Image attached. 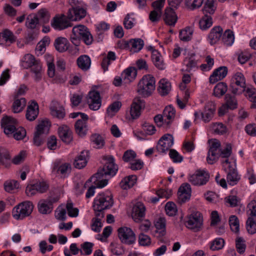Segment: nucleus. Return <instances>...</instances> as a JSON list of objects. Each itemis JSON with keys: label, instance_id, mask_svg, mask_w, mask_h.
I'll return each mask as SVG.
<instances>
[{"label": "nucleus", "instance_id": "obj_1", "mask_svg": "<svg viewBox=\"0 0 256 256\" xmlns=\"http://www.w3.org/2000/svg\"><path fill=\"white\" fill-rule=\"evenodd\" d=\"M114 204L112 194L104 193L99 194L94 201L93 208L96 217L103 218L104 214V210L111 208Z\"/></svg>", "mask_w": 256, "mask_h": 256}, {"label": "nucleus", "instance_id": "obj_2", "mask_svg": "<svg viewBox=\"0 0 256 256\" xmlns=\"http://www.w3.org/2000/svg\"><path fill=\"white\" fill-rule=\"evenodd\" d=\"M155 78L152 75H145L138 84L137 92L143 97H148L155 90Z\"/></svg>", "mask_w": 256, "mask_h": 256}, {"label": "nucleus", "instance_id": "obj_3", "mask_svg": "<svg viewBox=\"0 0 256 256\" xmlns=\"http://www.w3.org/2000/svg\"><path fill=\"white\" fill-rule=\"evenodd\" d=\"M71 6L68 12V18L71 21H76L84 18L86 15V10L82 6V2L78 0H69Z\"/></svg>", "mask_w": 256, "mask_h": 256}, {"label": "nucleus", "instance_id": "obj_4", "mask_svg": "<svg viewBox=\"0 0 256 256\" xmlns=\"http://www.w3.org/2000/svg\"><path fill=\"white\" fill-rule=\"evenodd\" d=\"M103 159L106 160L104 165L102 169L96 174V176L100 178L102 175H105V176H114L118 170V166L115 164L114 158L112 156H104Z\"/></svg>", "mask_w": 256, "mask_h": 256}, {"label": "nucleus", "instance_id": "obj_5", "mask_svg": "<svg viewBox=\"0 0 256 256\" xmlns=\"http://www.w3.org/2000/svg\"><path fill=\"white\" fill-rule=\"evenodd\" d=\"M33 208L34 206L30 202H22L14 208L12 216L16 220H22L31 214Z\"/></svg>", "mask_w": 256, "mask_h": 256}, {"label": "nucleus", "instance_id": "obj_6", "mask_svg": "<svg viewBox=\"0 0 256 256\" xmlns=\"http://www.w3.org/2000/svg\"><path fill=\"white\" fill-rule=\"evenodd\" d=\"M186 226L194 232L200 231L202 228L203 218L198 212H193L188 216Z\"/></svg>", "mask_w": 256, "mask_h": 256}, {"label": "nucleus", "instance_id": "obj_7", "mask_svg": "<svg viewBox=\"0 0 256 256\" xmlns=\"http://www.w3.org/2000/svg\"><path fill=\"white\" fill-rule=\"evenodd\" d=\"M210 174L204 170H196L194 174H190L188 181L194 186H202L206 184L210 180Z\"/></svg>", "mask_w": 256, "mask_h": 256}, {"label": "nucleus", "instance_id": "obj_8", "mask_svg": "<svg viewBox=\"0 0 256 256\" xmlns=\"http://www.w3.org/2000/svg\"><path fill=\"white\" fill-rule=\"evenodd\" d=\"M118 236L122 242L130 245L135 242L136 238L132 230L128 227H121L118 230Z\"/></svg>", "mask_w": 256, "mask_h": 256}, {"label": "nucleus", "instance_id": "obj_9", "mask_svg": "<svg viewBox=\"0 0 256 256\" xmlns=\"http://www.w3.org/2000/svg\"><path fill=\"white\" fill-rule=\"evenodd\" d=\"M49 186L44 181H38L35 183L28 185L26 188V193L29 196H33L36 194H43L46 192Z\"/></svg>", "mask_w": 256, "mask_h": 256}, {"label": "nucleus", "instance_id": "obj_10", "mask_svg": "<svg viewBox=\"0 0 256 256\" xmlns=\"http://www.w3.org/2000/svg\"><path fill=\"white\" fill-rule=\"evenodd\" d=\"M68 18V14H58L52 20L51 26L54 29L60 30L72 26V24Z\"/></svg>", "mask_w": 256, "mask_h": 256}, {"label": "nucleus", "instance_id": "obj_11", "mask_svg": "<svg viewBox=\"0 0 256 256\" xmlns=\"http://www.w3.org/2000/svg\"><path fill=\"white\" fill-rule=\"evenodd\" d=\"M75 34L82 40L86 45H90L92 44L94 39L92 35L88 30V29L84 25H78L73 28Z\"/></svg>", "mask_w": 256, "mask_h": 256}, {"label": "nucleus", "instance_id": "obj_12", "mask_svg": "<svg viewBox=\"0 0 256 256\" xmlns=\"http://www.w3.org/2000/svg\"><path fill=\"white\" fill-rule=\"evenodd\" d=\"M173 144L172 136L170 134H166L158 140L156 148L158 152L164 153L170 150Z\"/></svg>", "mask_w": 256, "mask_h": 256}, {"label": "nucleus", "instance_id": "obj_13", "mask_svg": "<svg viewBox=\"0 0 256 256\" xmlns=\"http://www.w3.org/2000/svg\"><path fill=\"white\" fill-rule=\"evenodd\" d=\"M220 143L218 140L214 139L212 141L207 156V161L208 164H213L217 160L219 154L218 151H220Z\"/></svg>", "mask_w": 256, "mask_h": 256}, {"label": "nucleus", "instance_id": "obj_14", "mask_svg": "<svg viewBox=\"0 0 256 256\" xmlns=\"http://www.w3.org/2000/svg\"><path fill=\"white\" fill-rule=\"evenodd\" d=\"M56 202L55 198H50L40 200L38 203L39 212L44 214H50L53 209V203Z\"/></svg>", "mask_w": 256, "mask_h": 256}, {"label": "nucleus", "instance_id": "obj_15", "mask_svg": "<svg viewBox=\"0 0 256 256\" xmlns=\"http://www.w3.org/2000/svg\"><path fill=\"white\" fill-rule=\"evenodd\" d=\"M145 107V102L140 98H134L132 104L131 105L130 113L133 119L136 118L140 115L142 109Z\"/></svg>", "mask_w": 256, "mask_h": 256}, {"label": "nucleus", "instance_id": "obj_16", "mask_svg": "<svg viewBox=\"0 0 256 256\" xmlns=\"http://www.w3.org/2000/svg\"><path fill=\"white\" fill-rule=\"evenodd\" d=\"M88 116L86 114H82V119L78 120L74 125L76 133L80 136L82 137L86 135L88 128L86 122Z\"/></svg>", "mask_w": 256, "mask_h": 256}, {"label": "nucleus", "instance_id": "obj_17", "mask_svg": "<svg viewBox=\"0 0 256 256\" xmlns=\"http://www.w3.org/2000/svg\"><path fill=\"white\" fill-rule=\"evenodd\" d=\"M216 106L212 102H208L204 106V110L202 112V117L204 122H209L212 118L216 111Z\"/></svg>", "mask_w": 256, "mask_h": 256}, {"label": "nucleus", "instance_id": "obj_18", "mask_svg": "<svg viewBox=\"0 0 256 256\" xmlns=\"http://www.w3.org/2000/svg\"><path fill=\"white\" fill-rule=\"evenodd\" d=\"M50 108V114L53 116L60 119L63 118L64 117V109L58 102L52 101Z\"/></svg>", "mask_w": 256, "mask_h": 256}, {"label": "nucleus", "instance_id": "obj_19", "mask_svg": "<svg viewBox=\"0 0 256 256\" xmlns=\"http://www.w3.org/2000/svg\"><path fill=\"white\" fill-rule=\"evenodd\" d=\"M228 68L226 66H220L215 70L209 78L210 82L214 84L223 79L227 74Z\"/></svg>", "mask_w": 256, "mask_h": 256}, {"label": "nucleus", "instance_id": "obj_20", "mask_svg": "<svg viewBox=\"0 0 256 256\" xmlns=\"http://www.w3.org/2000/svg\"><path fill=\"white\" fill-rule=\"evenodd\" d=\"M58 136L61 140L66 144H70L72 140V132L66 126L64 125L58 129Z\"/></svg>", "mask_w": 256, "mask_h": 256}, {"label": "nucleus", "instance_id": "obj_21", "mask_svg": "<svg viewBox=\"0 0 256 256\" xmlns=\"http://www.w3.org/2000/svg\"><path fill=\"white\" fill-rule=\"evenodd\" d=\"M145 207L142 202H137L132 208V217L136 222H138L144 216Z\"/></svg>", "mask_w": 256, "mask_h": 256}, {"label": "nucleus", "instance_id": "obj_22", "mask_svg": "<svg viewBox=\"0 0 256 256\" xmlns=\"http://www.w3.org/2000/svg\"><path fill=\"white\" fill-rule=\"evenodd\" d=\"M38 106L36 102H32L31 104L28 106L26 118L30 121L34 120L37 118L38 114Z\"/></svg>", "mask_w": 256, "mask_h": 256}, {"label": "nucleus", "instance_id": "obj_23", "mask_svg": "<svg viewBox=\"0 0 256 256\" xmlns=\"http://www.w3.org/2000/svg\"><path fill=\"white\" fill-rule=\"evenodd\" d=\"M222 34V28L220 26H216L214 27L208 36V40L210 44H214L220 40Z\"/></svg>", "mask_w": 256, "mask_h": 256}, {"label": "nucleus", "instance_id": "obj_24", "mask_svg": "<svg viewBox=\"0 0 256 256\" xmlns=\"http://www.w3.org/2000/svg\"><path fill=\"white\" fill-rule=\"evenodd\" d=\"M164 20L166 24L174 26L177 22L178 17L172 8H166L165 10Z\"/></svg>", "mask_w": 256, "mask_h": 256}, {"label": "nucleus", "instance_id": "obj_25", "mask_svg": "<svg viewBox=\"0 0 256 256\" xmlns=\"http://www.w3.org/2000/svg\"><path fill=\"white\" fill-rule=\"evenodd\" d=\"M54 46L57 51L60 52H64L68 50L70 42L65 38L58 37L55 40Z\"/></svg>", "mask_w": 256, "mask_h": 256}, {"label": "nucleus", "instance_id": "obj_26", "mask_svg": "<svg viewBox=\"0 0 256 256\" xmlns=\"http://www.w3.org/2000/svg\"><path fill=\"white\" fill-rule=\"evenodd\" d=\"M88 151H82L80 154L74 160V165L77 168H84L88 162V160L89 158Z\"/></svg>", "mask_w": 256, "mask_h": 256}, {"label": "nucleus", "instance_id": "obj_27", "mask_svg": "<svg viewBox=\"0 0 256 256\" xmlns=\"http://www.w3.org/2000/svg\"><path fill=\"white\" fill-rule=\"evenodd\" d=\"M137 70L134 67H130L125 70L122 74V76L126 83H130L136 78Z\"/></svg>", "mask_w": 256, "mask_h": 256}, {"label": "nucleus", "instance_id": "obj_28", "mask_svg": "<svg viewBox=\"0 0 256 256\" xmlns=\"http://www.w3.org/2000/svg\"><path fill=\"white\" fill-rule=\"evenodd\" d=\"M152 61L158 68L160 70H164L165 64L160 53L156 50H153L152 54Z\"/></svg>", "mask_w": 256, "mask_h": 256}, {"label": "nucleus", "instance_id": "obj_29", "mask_svg": "<svg viewBox=\"0 0 256 256\" xmlns=\"http://www.w3.org/2000/svg\"><path fill=\"white\" fill-rule=\"evenodd\" d=\"M77 64L81 70L86 71L90 68L91 60L89 56L86 55H83L78 58Z\"/></svg>", "mask_w": 256, "mask_h": 256}, {"label": "nucleus", "instance_id": "obj_30", "mask_svg": "<svg viewBox=\"0 0 256 256\" xmlns=\"http://www.w3.org/2000/svg\"><path fill=\"white\" fill-rule=\"evenodd\" d=\"M158 90L162 96H166L168 94L171 88L170 83L166 79H162L159 82Z\"/></svg>", "mask_w": 256, "mask_h": 256}, {"label": "nucleus", "instance_id": "obj_31", "mask_svg": "<svg viewBox=\"0 0 256 256\" xmlns=\"http://www.w3.org/2000/svg\"><path fill=\"white\" fill-rule=\"evenodd\" d=\"M214 0H207L202 8L204 16H210L214 13L216 6L214 4Z\"/></svg>", "mask_w": 256, "mask_h": 256}, {"label": "nucleus", "instance_id": "obj_32", "mask_svg": "<svg viewBox=\"0 0 256 256\" xmlns=\"http://www.w3.org/2000/svg\"><path fill=\"white\" fill-rule=\"evenodd\" d=\"M226 178L229 184L234 186L240 180V176L238 175L236 170L230 168L227 174Z\"/></svg>", "mask_w": 256, "mask_h": 256}, {"label": "nucleus", "instance_id": "obj_33", "mask_svg": "<svg viewBox=\"0 0 256 256\" xmlns=\"http://www.w3.org/2000/svg\"><path fill=\"white\" fill-rule=\"evenodd\" d=\"M96 176V174H94L88 180L93 182L97 188H102L107 185L108 180L105 175H102L100 178Z\"/></svg>", "mask_w": 256, "mask_h": 256}, {"label": "nucleus", "instance_id": "obj_34", "mask_svg": "<svg viewBox=\"0 0 256 256\" xmlns=\"http://www.w3.org/2000/svg\"><path fill=\"white\" fill-rule=\"evenodd\" d=\"M14 97V100L12 104V110L14 112L18 113L22 110L26 104V100L24 98H17Z\"/></svg>", "mask_w": 256, "mask_h": 256}, {"label": "nucleus", "instance_id": "obj_35", "mask_svg": "<svg viewBox=\"0 0 256 256\" xmlns=\"http://www.w3.org/2000/svg\"><path fill=\"white\" fill-rule=\"evenodd\" d=\"M39 24V20L36 15L30 14L26 19V26L30 29L34 30Z\"/></svg>", "mask_w": 256, "mask_h": 256}, {"label": "nucleus", "instance_id": "obj_36", "mask_svg": "<svg viewBox=\"0 0 256 256\" xmlns=\"http://www.w3.org/2000/svg\"><path fill=\"white\" fill-rule=\"evenodd\" d=\"M227 85L224 82H218L214 88V94L216 96L220 97L226 92Z\"/></svg>", "mask_w": 256, "mask_h": 256}, {"label": "nucleus", "instance_id": "obj_37", "mask_svg": "<svg viewBox=\"0 0 256 256\" xmlns=\"http://www.w3.org/2000/svg\"><path fill=\"white\" fill-rule=\"evenodd\" d=\"M212 24V20L210 16H204L199 22V26L201 30H206Z\"/></svg>", "mask_w": 256, "mask_h": 256}, {"label": "nucleus", "instance_id": "obj_38", "mask_svg": "<svg viewBox=\"0 0 256 256\" xmlns=\"http://www.w3.org/2000/svg\"><path fill=\"white\" fill-rule=\"evenodd\" d=\"M50 126V124L48 120H42L37 126L36 131V132L42 135L44 134H48V133Z\"/></svg>", "mask_w": 256, "mask_h": 256}, {"label": "nucleus", "instance_id": "obj_39", "mask_svg": "<svg viewBox=\"0 0 256 256\" xmlns=\"http://www.w3.org/2000/svg\"><path fill=\"white\" fill-rule=\"evenodd\" d=\"M233 83L238 86L246 88V80L243 74L241 72H236L232 78Z\"/></svg>", "mask_w": 256, "mask_h": 256}, {"label": "nucleus", "instance_id": "obj_40", "mask_svg": "<svg viewBox=\"0 0 256 256\" xmlns=\"http://www.w3.org/2000/svg\"><path fill=\"white\" fill-rule=\"evenodd\" d=\"M193 30L190 27H186L184 30L180 31L179 37L180 40L184 42L190 40L192 38Z\"/></svg>", "mask_w": 256, "mask_h": 256}, {"label": "nucleus", "instance_id": "obj_41", "mask_svg": "<svg viewBox=\"0 0 256 256\" xmlns=\"http://www.w3.org/2000/svg\"><path fill=\"white\" fill-rule=\"evenodd\" d=\"M91 142L94 144V147L97 148H102L104 144V138L99 134H94L91 136Z\"/></svg>", "mask_w": 256, "mask_h": 256}, {"label": "nucleus", "instance_id": "obj_42", "mask_svg": "<svg viewBox=\"0 0 256 256\" xmlns=\"http://www.w3.org/2000/svg\"><path fill=\"white\" fill-rule=\"evenodd\" d=\"M31 70L34 74L35 80L37 81L40 80L42 78V64L39 60L36 62L32 66Z\"/></svg>", "mask_w": 256, "mask_h": 256}, {"label": "nucleus", "instance_id": "obj_43", "mask_svg": "<svg viewBox=\"0 0 256 256\" xmlns=\"http://www.w3.org/2000/svg\"><path fill=\"white\" fill-rule=\"evenodd\" d=\"M10 160V156L8 152L4 148L0 149V164L4 165L6 168L10 166L8 162Z\"/></svg>", "mask_w": 256, "mask_h": 256}, {"label": "nucleus", "instance_id": "obj_44", "mask_svg": "<svg viewBox=\"0 0 256 256\" xmlns=\"http://www.w3.org/2000/svg\"><path fill=\"white\" fill-rule=\"evenodd\" d=\"M166 220L164 218H160L155 224L157 232L162 236L166 234Z\"/></svg>", "mask_w": 256, "mask_h": 256}, {"label": "nucleus", "instance_id": "obj_45", "mask_svg": "<svg viewBox=\"0 0 256 256\" xmlns=\"http://www.w3.org/2000/svg\"><path fill=\"white\" fill-rule=\"evenodd\" d=\"M132 49L134 52H138L142 49L144 45V40L141 38L132 39L130 40Z\"/></svg>", "mask_w": 256, "mask_h": 256}, {"label": "nucleus", "instance_id": "obj_46", "mask_svg": "<svg viewBox=\"0 0 256 256\" xmlns=\"http://www.w3.org/2000/svg\"><path fill=\"white\" fill-rule=\"evenodd\" d=\"M246 228L248 232L251 234L256 232V218L249 216L246 221Z\"/></svg>", "mask_w": 256, "mask_h": 256}, {"label": "nucleus", "instance_id": "obj_47", "mask_svg": "<svg viewBox=\"0 0 256 256\" xmlns=\"http://www.w3.org/2000/svg\"><path fill=\"white\" fill-rule=\"evenodd\" d=\"M224 43L227 46L232 45L234 40V32L230 30H227L224 32L223 38Z\"/></svg>", "mask_w": 256, "mask_h": 256}, {"label": "nucleus", "instance_id": "obj_48", "mask_svg": "<svg viewBox=\"0 0 256 256\" xmlns=\"http://www.w3.org/2000/svg\"><path fill=\"white\" fill-rule=\"evenodd\" d=\"M16 120L12 117L6 116L1 120V126L2 128L16 126Z\"/></svg>", "mask_w": 256, "mask_h": 256}, {"label": "nucleus", "instance_id": "obj_49", "mask_svg": "<svg viewBox=\"0 0 256 256\" xmlns=\"http://www.w3.org/2000/svg\"><path fill=\"white\" fill-rule=\"evenodd\" d=\"M38 20L44 24L48 23L50 20V16L48 11L45 8H42L38 10L36 15Z\"/></svg>", "mask_w": 256, "mask_h": 256}, {"label": "nucleus", "instance_id": "obj_50", "mask_svg": "<svg viewBox=\"0 0 256 256\" xmlns=\"http://www.w3.org/2000/svg\"><path fill=\"white\" fill-rule=\"evenodd\" d=\"M38 60H36L34 57L30 54H26L22 62V66L25 68H28L31 67Z\"/></svg>", "mask_w": 256, "mask_h": 256}, {"label": "nucleus", "instance_id": "obj_51", "mask_svg": "<svg viewBox=\"0 0 256 256\" xmlns=\"http://www.w3.org/2000/svg\"><path fill=\"white\" fill-rule=\"evenodd\" d=\"M175 116V110L170 106H166L163 112V116L169 120L168 122H166L167 125H169L170 123V120L174 118Z\"/></svg>", "mask_w": 256, "mask_h": 256}, {"label": "nucleus", "instance_id": "obj_52", "mask_svg": "<svg viewBox=\"0 0 256 256\" xmlns=\"http://www.w3.org/2000/svg\"><path fill=\"white\" fill-rule=\"evenodd\" d=\"M226 104L230 110H234L237 108V101L234 96L226 94L225 96Z\"/></svg>", "mask_w": 256, "mask_h": 256}, {"label": "nucleus", "instance_id": "obj_53", "mask_svg": "<svg viewBox=\"0 0 256 256\" xmlns=\"http://www.w3.org/2000/svg\"><path fill=\"white\" fill-rule=\"evenodd\" d=\"M246 95L248 96L250 100L252 102L250 108H256V92L254 88H248L246 90Z\"/></svg>", "mask_w": 256, "mask_h": 256}, {"label": "nucleus", "instance_id": "obj_54", "mask_svg": "<svg viewBox=\"0 0 256 256\" xmlns=\"http://www.w3.org/2000/svg\"><path fill=\"white\" fill-rule=\"evenodd\" d=\"M204 0H186V5L190 10H193L200 8Z\"/></svg>", "mask_w": 256, "mask_h": 256}, {"label": "nucleus", "instance_id": "obj_55", "mask_svg": "<svg viewBox=\"0 0 256 256\" xmlns=\"http://www.w3.org/2000/svg\"><path fill=\"white\" fill-rule=\"evenodd\" d=\"M224 244V240L222 238H216L212 242L210 249L212 250H216L222 249Z\"/></svg>", "mask_w": 256, "mask_h": 256}, {"label": "nucleus", "instance_id": "obj_56", "mask_svg": "<svg viewBox=\"0 0 256 256\" xmlns=\"http://www.w3.org/2000/svg\"><path fill=\"white\" fill-rule=\"evenodd\" d=\"M229 224L232 231L238 232L239 231V220L236 216H231L229 218Z\"/></svg>", "mask_w": 256, "mask_h": 256}, {"label": "nucleus", "instance_id": "obj_57", "mask_svg": "<svg viewBox=\"0 0 256 256\" xmlns=\"http://www.w3.org/2000/svg\"><path fill=\"white\" fill-rule=\"evenodd\" d=\"M4 186L6 191L10 192L12 190L19 188V183L14 180L6 182L4 184Z\"/></svg>", "mask_w": 256, "mask_h": 256}, {"label": "nucleus", "instance_id": "obj_58", "mask_svg": "<svg viewBox=\"0 0 256 256\" xmlns=\"http://www.w3.org/2000/svg\"><path fill=\"white\" fill-rule=\"evenodd\" d=\"M68 215L70 217H76L78 216V210L77 208H74L73 204L68 202L66 206Z\"/></svg>", "mask_w": 256, "mask_h": 256}, {"label": "nucleus", "instance_id": "obj_59", "mask_svg": "<svg viewBox=\"0 0 256 256\" xmlns=\"http://www.w3.org/2000/svg\"><path fill=\"white\" fill-rule=\"evenodd\" d=\"M101 98H98L96 100H88L87 103L88 104L89 108L93 110H98L101 106Z\"/></svg>", "mask_w": 256, "mask_h": 256}, {"label": "nucleus", "instance_id": "obj_60", "mask_svg": "<svg viewBox=\"0 0 256 256\" xmlns=\"http://www.w3.org/2000/svg\"><path fill=\"white\" fill-rule=\"evenodd\" d=\"M184 64L186 67V70L190 72L192 68L196 66L197 62L192 58H186L184 60Z\"/></svg>", "mask_w": 256, "mask_h": 256}, {"label": "nucleus", "instance_id": "obj_61", "mask_svg": "<svg viewBox=\"0 0 256 256\" xmlns=\"http://www.w3.org/2000/svg\"><path fill=\"white\" fill-rule=\"evenodd\" d=\"M166 214L170 216H174L176 212V205L173 202H168L165 206Z\"/></svg>", "mask_w": 256, "mask_h": 256}, {"label": "nucleus", "instance_id": "obj_62", "mask_svg": "<svg viewBox=\"0 0 256 256\" xmlns=\"http://www.w3.org/2000/svg\"><path fill=\"white\" fill-rule=\"evenodd\" d=\"M26 136V131L23 128H16V130L12 136L16 140L23 139Z\"/></svg>", "mask_w": 256, "mask_h": 256}, {"label": "nucleus", "instance_id": "obj_63", "mask_svg": "<svg viewBox=\"0 0 256 256\" xmlns=\"http://www.w3.org/2000/svg\"><path fill=\"white\" fill-rule=\"evenodd\" d=\"M212 129L216 134H223L226 132V126L222 123L214 124Z\"/></svg>", "mask_w": 256, "mask_h": 256}, {"label": "nucleus", "instance_id": "obj_64", "mask_svg": "<svg viewBox=\"0 0 256 256\" xmlns=\"http://www.w3.org/2000/svg\"><path fill=\"white\" fill-rule=\"evenodd\" d=\"M134 18H132L130 14H127L124 20V28L128 30L131 29L134 26Z\"/></svg>", "mask_w": 256, "mask_h": 256}]
</instances>
